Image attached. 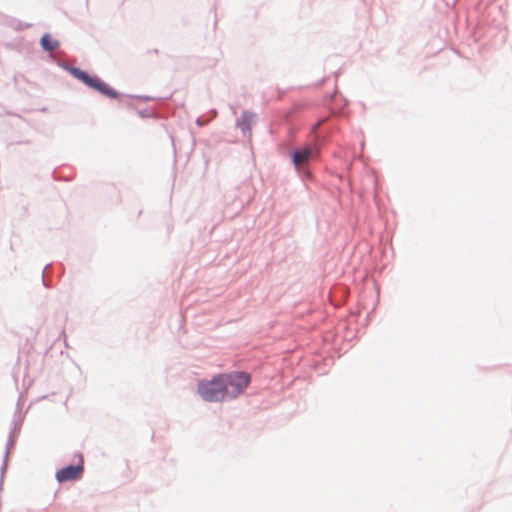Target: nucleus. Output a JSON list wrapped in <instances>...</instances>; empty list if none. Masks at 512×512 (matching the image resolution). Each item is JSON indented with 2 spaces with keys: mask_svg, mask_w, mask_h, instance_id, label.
<instances>
[{
  "mask_svg": "<svg viewBox=\"0 0 512 512\" xmlns=\"http://www.w3.org/2000/svg\"><path fill=\"white\" fill-rule=\"evenodd\" d=\"M250 381V375L245 372L217 374L210 380H200L197 392L206 402H223L243 393Z\"/></svg>",
  "mask_w": 512,
  "mask_h": 512,
  "instance_id": "nucleus-1",
  "label": "nucleus"
},
{
  "mask_svg": "<svg viewBox=\"0 0 512 512\" xmlns=\"http://www.w3.org/2000/svg\"><path fill=\"white\" fill-rule=\"evenodd\" d=\"M58 65L71 74L74 78L81 81L87 87L99 92L100 94L110 98L117 99L120 96V93L115 90L113 87L108 85L105 81L99 78L96 75H90L88 72L72 66L64 61H59Z\"/></svg>",
  "mask_w": 512,
  "mask_h": 512,
  "instance_id": "nucleus-2",
  "label": "nucleus"
},
{
  "mask_svg": "<svg viewBox=\"0 0 512 512\" xmlns=\"http://www.w3.org/2000/svg\"><path fill=\"white\" fill-rule=\"evenodd\" d=\"M292 165L298 175L302 178L311 176L309 164L319 157V146L317 144H305L289 152Z\"/></svg>",
  "mask_w": 512,
  "mask_h": 512,
  "instance_id": "nucleus-3",
  "label": "nucleus"
},
{
  "mask_svg": "<svg viewBox=\"0 0 512 512\" xmlns=\"http://www.w3.org/2000/svg\"><path fill=\"white\" fill-rule=\"evenodd\" d=\"M84 467L82 463L69 464L56 472V480L59 483L74 481L81 477Z\"/></svg>",
  "mask_w": 512,
  "mask_h": 512,
  "instance_id": "nucleus-4",
  "label": "nucleus"
},
{
  "mask_svg": "<svg viewBox=\"0 0 512 512\" xmlns=\"http://www.w3.org/2000/svg\"><path fill=\"white\" fill-rule=\"evenodd\" d=\"M257 123V114L251 112L249 110H244L236 120V127L239 128L244 137H248L251 139L252 137V127Z\"/></svg>",
  "mask_w": 512,
  "mask_h": 512,
  "instance_id": "nucleus-5",
  "label": "nucleus"
},
{
  "mask_svg": "<svg viewBox=\"0 0 512 512\" xmlns=\"http://www.w3.org/2000/svg\"><path fill=\"white\" fill-rule=\"evenodd\" d=\"M21 398L22 397L18 399L16 410L13 414V419L11 423L10 433L13 435H19L25 418V413H22L21 411Z\"/></svg>",
  "mask_w": 512,
  "mask_h": 512,
  "instance_id": "nucleus-6",
  "label": "nucleus"
},
{
  "mask_svg": "<svg viewBox=\"0 0 512 512\" xmlns=\"http://www.w3.org/2000/svg\"><path fill=\"white\" fill-rule=\"evenodd\" d=\"M17 437H18V435H13V434L9 433L8 440L6 443V449H5V453H4V457H3V464L0 469V487L2 486L4 475L7 470L10 451L15 446Z\"/></svg>",
  "mask_w": 512,
  "mask_h": 512,
  "instance_id": "nucleus-7",
  "label": "nucleus"
},
{
  "mask_svg": "<svg viewBox=\"0 0 512 512\" xmlns=\"http://www.w3.org/2000/svg\"><path fill=\"white\" fill-rule=\"evenodd\" d=\"M40 46L46 52H53L60 47V42L49 33H45L40 39Z\"/></svg>",
  "mask_w": 512,
  "mask_h": 512,
  "instance_id": "nucleus-8",
  "label": "nucleus"
},
{
  "mask_svg": "<svg viewBox=\"0 0 512 512\" xmlns=\"http://www.w3.org/2000/svg\"><path fill=\"white\" fill-rule=\"evenodd\" d=\"M338 128L334 123H331L327 126H324L316 133V138L319 142H328L330 141L331 135Z\"/></svg>",
  "mask_w": 512,
  "mask_h": 512,
  "instance_id": "nucleus-9",
  "label": "nucleus"
},
{
  "mask_svg": "<svg viewBox=\"0 0 512 512\" xmlns=\"http://www.w3.org/2000/svg\"><path fill=\"white\" fill-rule=\"evenodd\" d=\"M50 267V264H47L43 270V275H42V284L46 287V288H50L51 287V283L50 281L46 280L45 276H44V273L45 271L47 270V268Z\"/></svg>",
  "mask_w": 512,
  "mask_h": 512,
  "instance_id": "nucleus-10",
  "label": "nucleus"
},
{
  "mask_svg": "<svg viewBox=\"0 0 512 512\" xmlns=\"http://www.w3.org/2000/svg\"><path fill=\"white\" fill-rule=\"evenodd\" d=\"M207 122H208V121H207V120H205V119H203L202 117H198V118L196 119V124H197L198 126H200V127H202V126L206 125V124H207Z\"/></svg>",
  "mask_w": 512,
  "mask_h": 512,
  "instance_id": "nucleus-11",
  "label": "nucleus"
},
{
  "mask_svg": "<svg viewBox=\"0 0 512 512\" xmlns=\"http://www.w3.org/2000/svg\"><path fill=\"white\" fill-rule=\"evenodd\" d=\"M135 98H137L139 100H142V101H150V100H152V97L146 96V95H137V96H135Z\"/></svg>",
  "mask_w": 512,
  "mask_h": 512,
  "instance_id": "nucleus-12",
  "label": "nucleus"
},
{
  "mask_svg": "<svg viewBox=\"0 0 512 512\" xmlns=\"http://www.w3.org/2000/svg\"><path fill=\"white\" fill-rule=\"evenodd\" d=\"M324 122H325V120H324V119H323V120H320V121L317 123V126H319V127H320V126H323V125H324Z\"/></svg>",
  "mask_w": 512,
  "mask_h": 512,
  "instance_id": "nucleus-13",
  "label": "nucleus"
},
{
  "mask_svg": "<svg viewBox=\"0 0 512 512\" xmlns=\"http://www.w3.org/2000/svg\"><path fill=\"white\" fill-rule=\"evenodd\" d=\"M211 114L215 117L217 115V111L216 110H212Z\"/></svg>",
  "mask_w": 512,
  "mask_h": 512,
  "instance_id": "nucleus-14",
  "label": "nucleus"
},
{
  "mask_svg": "<svg viewBox=\"0 0 512 512\" xmlns=\"http://www.w3.org/2000/svg\"><path fill=\"white\" fill-rule=\"evenodd\" d=\"M140 115H141L142 117H144V116H145V112H141V113H140Z\"/></svg>",
  "mask_w": 512,
  "mask_h": 512,
  "instance_id": "nucleus-15",
  "label": "nucleus"
}]
</instances>
